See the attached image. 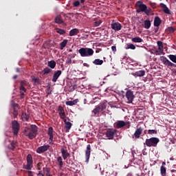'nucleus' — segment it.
I'll return each mask as SVG.
<instances>
[{"instance_id": "obj_1", "label": "nucleus", "mask_w": 176, "mask_h": 176, "mask_svg": "<svg viewBox=\"0 0 176 176\" xmlns=\"http://www.w3.org/2000/svg\"><path fill=\"white\" fill-rule=\"evenodd\" d=\"M25 137H28L30 140H34L36 137L38 133V126L36 125H31L30 127H25L24 129Z\"/></svg>"}, {"instance_id": "obj_2", "label": "nucleus", "mask_w": 176, "mask_h": 176, "mask_svg": "<svg viewBox=\"0 0 176 176\" xmlns=\"http://www.w3.org/2000/svg\"><path fill=\"white\" fill-rule=\"evenodd\" d=\"M81 57H90L94 54V50L91 48L82 47L78 50Z\"/></svg>"}, {"instance_id": "obj_3", "label": "nucleus", "mask_w": 176, "mask_h": 176, "mask_svg": "<svg viewBox=\"0 0 176 176\" xmlns=\"http://www.w3.org/2000/svg\"><path fill=\"white\" fill-rule=\"evenodd\" d=\"M160 142V140L157 138H151L149 139H146V142L144 143V145H146V146L151 147V146H154L156 147L157 146V144Z\"/></svg>"}, {"instance_id": "obj_4", "label": "nucleus", "mask_w": 176, "mask_h": 176, "mask_svg": "<svg viewBox=\"0 0 176 176\" xmlns=\"http://www.w3.org/2000/svg\"><path fill=\"white\" fill-rule=\"evenodd\" d=\"M27 164L23 166L25 170H32L34 168V160L32 159V155L28 154L26 157Z\"/></svg>"}, {"instance_id": "obj_5", "label": "nucleus", "mask_w": 176, "mask_h": 176, "mask_svg": "<svg viewBox=\"0 0 176 176\" xmlns=\"http://www.w3.org/2000/svg\"><path fill=\"white\" fill-rule=\"evenodd\" d=\"M135 6H137L138 8L136 9V12L138 13H145V11L146 10V5L144 4V3H142V1H138L136 2L135 3Z\"/></svg>"}, {"instance_id": "obj_6", "label": "nucleus", "mask_w": 176, "mask_h": 176, "mask_svg": "<svg viewBox=\"0 0 176 176\" xmlns=\"http://www.w3.org/2000/svg\"><path fill=\"white\" fill-rule=\"evenodd\" d=\"M12 129L14 135H17L19 134V131H20V124L17 120H13L12 122Z\"/></svg>"}, {"instance_id": "obj_7", "label": "nucleus", "mask_w": 176, "mask_h": 176, "mask_svg": "<svg viewBox=\"0 0 176 176\" xmlns=\"http://www.w3.org/2000/svg\"><path fill=\"white\" fill-rule=\"evenodd\" d=\"M160 60L163 63L164 65H166V67L176 68V64L173 63L171 61H170L167 58L164 56H160Z\"/></svg>"}, {"instance_id": "obj_8", "label": "nucleus", "mask_w": 176, "mask_h": 176, "mask_svg": "<svg viewBox=\"0 0 176 176\" xmlns=\"http://www.w3.org/2000/svg\"><path fill=\"white\" fill-rule=\"evenodd\" d=\"M135 96H134V92L130 89L127 90L126 92V98L127 99V103L131 104L133 101H134V98Z\"/></svg>"}, {"instance_id": "obj_9", "label": "nucleus", "mask_w": 176, "mask_h": 176, "mask_svg": "<svg viewBox=\"0 0 176 176\" xmlns=\"http://www.w3.org/2000/svg\"><path fill=\"white\" fill-rule=\"evenodd\" d=\"M127 129H130V122H124L123 120H120L116 123V129H122V127H124L127 126Z\"/></svg>"}, {"instance_id": "obj_10", "label": "nucleus", "mask_w": 176, "mask_h": 176, "mask_svg": "<svg viewBox=\"0 0 176 176\" xmlns=\"http://www.w3.org/2000/svg\"><path fill=\"white\" fill-rule=\"evenodd\" d=\"M49 148H50V145L49 144L41 146L36 150V153H38L41 155V153H45V152H47V151H49Z\"/></svg>"}, {"instance_id": "obj_11", "label": "nucleus", "mask_w": 176, "mask_h": 176, "mask_svg": "<svg viewBox=\"0 0 176 176\" xmlns=\"http://www.w3.org/2000/svg\"><path fill=\"white\" fill-rule=\"evenodd\" d=\"M111 28L114 31H120L122 30V24L119 22H112L111 24Z\"/></svg>"}, {"instance_id": "obj_12", "label": "nucleus", "mask_w": 176, "mask_h": 176, "mask_svg": "<svg viewBox=\"0 0 176 176\" xmlns=\"http://www.w3.org/2000/svg\"><path fill=\"white\" fill-rule=\"evenodd\" d=\"M144 129H142V128L141 126H140L139 128H138L133 136V138L134 140H138V138H140V137H141V134H142V131Z\"/></svg>"}, {"instance_id": "obj_13", "label": "nucleus", "mask_w": 176, "mask_h": 176, "mask_svg": "<svg viewBox=\"0 0 176 176\" xmlns=\"http://www.w3.org/2000/svg\"><path fill=\"white\" fill-rule=\"evenodd\" d=\"M105 108L106 107L104 104H100L92 111V113H94V115H98V113H100V111H101L102 112V111H104Z\"/></svg>"}, {"instance_id": "obj_14", "label": "nucleus", "mask_w": 176, "mask_h": 176, "mask_svg": "<svg viewBox=\"0 0 176 176\" xmlns=\"http://www.w3.org/2000/svg\"><path fill=\"white\" fill-rule=\"evenodd\" d=\"M160 8H162L163 9V12L164 13H166V14H173V12H171V10H170V9H168V7H167V6L163 3H161L160 4Z\"/></svg>"}, {"instance_id": "obj_15", "label": "nucleus", "mask_w": 176, "mask_h": 176, "mask_svg": "<svg viewBox=\"0 0 176 176\" xmlns=\"http://www.w3.org/2000/svg\"><path fill=\"white\" fill-rule=\"evenodd\" d=\"M116 133V130H107L106 131V137H107L108 140H113Z\"/></svg>"}, {"instance_id": "obj_16", "label": "nucleus", "mask_w": 176, "mask_h": 176, "mask_svg": "<svg viewBox=\"0 0 176 176\" xmlns=\"http://www.w3.org/2000/svg\"><path fill=\"white\" fill-rule=\"evenodd\" d=\"M61 74H63V72H61V70H57L54 72L52 81L54 82H57V79L60 78Z\"/></svg>"}, {"instance_id": "obj_17", "label": "nucleus", "mask_w": 176, "mask_h": 176, "mask_svg": "<svg viewBox=\"0 0 176 176\" xmlns=\"http://www.w3.org/2000/svg\"><path fill=\"white\" fill-rule=\"evenodd\" d=\"M91 152V146H90V144H88L87 146V150L85 151V159H86V162H89V159H90V153Z\"/></svg>"}, {"instance_id": "obj_18", "label": "nucleus", "mask_w": 176, "mask_h": 176, "mask_svg": "<svg viewBox=\"0 0 176 176\" xmlns=\"http://www.w3.org/2000/svg\"><path fill=\"white\" fill-rule=\"evenodd\" d=\"M60 152L62 153V157L64 160H67V157H69V153L65 148H62L60 149Z\"/></svg>"}, {"instance_id": "obj_19", "label": "nucleus", "mask_w": 176, "mask_h": 176, "mask_svg": "<svg viewBox=\"0 0 176 176\" xmlns=\"http://www.w3.org/2000/svg\"><path fill=\"white\" fill-rule=\"evenodd\" d=\"M53 131H54L53 127L50 126L48 128L47 134L48 135H50V141H51L52 142H53L54 141L53 139L54 138V135L53 134Z\"/></svg>"}, {"instance_id": "obj_20", "label": "nucleus", "mask_w": 176, "mask_h": 176, "mask_svg": "<svg viewBox=\"0 0 176 176\" xmlns=\"http://www.w3.org/2000/svg\"><path fill=\"white\" fill-rule=\"evenodd\" d=\"M133 76L135 77H142L145 76V70H139L136 72L132 74Z\"/></svg>"}, {"instance_id": "obj_21", "label": "nucleus", "mask_w": 176, "mask_h": 176, "mask_svg": "<svg viewBox=\"0 0 176 176\" xmlns=\"http://www.w3.org/2000/svg\"><path fill=\"white\" fill-rule=\"evenodd\" d=\"M162 24V19L159 16H155L154 19V27H159Z\"/></svg>"}, {"instance_id": "obj_22", "label": "nucleus", "mask_w": 176, "mask_h": 176, "mask_svg": "<svg viewBox=\"0 0 176 176\" xmlns=\"http://www.w3.org/2000/svg\"><path fill=\"white\" fill-rule=\"evenodd\" d=\"M78 102H79V99H75L74 100L67 101L65 102V104H66V105H69V107H72L74 105H76V104H78Z\"/></svg>"}, {"instance_id": "obj_23", "label": "nucleus", "mask_w": 176, "mask_h": 176, "mask_svg": "<svg viewBox=\"0 0 176 176\" xmlns=\"http://www.w3.org/2000/svg\"><path fill=\"white\" fill-rule=\"evenodd\" d=\"M65 123V129L67 130V131H69L71 130V127H72V123L70 122H67V120H63Z\"/></svg>"}, {"instance_id": "obj_24", "label": "nucleus", "mask_w": 176, "mask_h": 176, "mask_svg": "<svg viewBox=\"0 0 176 176\" xmlns=\"http://www.w3.org/2000/svg\"><path fill=\"white\" fill-rule=\"evenodd\" d=\"M79 34V29L74 28L69 31V36H75V35H78Z\"/></svg>"}, {"instance_id": "obj_25", "label": "nucleus", "mask_w": 176, "mask_h": 176, "mask_svg": "<svg viewBox=\"0 0 176 176\" xmlns=\"http://www.w3.org/2000/svg\"><path fill=\"white\" fill-rule=\"evenodd\" d=\"M132 42H133L134 43H141L142 42H144V40H142V38H141V37H134L131 39Z\"/></svg>"}, {"instance_id": "obj_26", "label": "nucleus", "mask_w": 176, "mask_h": 176, "mask_svg": "<svg viewBox=\"0 0 176 176\" xmlns=\"http://www.w3.org/2000/svg\"><path fill=\"white\" fill-rule=\"evenodd\" d=\"M55 23H56V24H63V23H64V21H63V18L61 17V15H58L57 16H56Z\"/></svg>"}, {"instance_id": "obj_27", "label": "nucleus", "mask_w": 176, "mask_h": 176, "mask_svg": "<svg viewBox=\"0 0 176 176\" xmlns=\"http://www.w3.org/2000/svg\"><path fill=\"white\" fill-rule=\"evenodd\" d=\"M56 64L57 63L54 60H50L47 63L48 67H50V68H52V69H54V68H56Z\"/></svg>"}, {"instance_id": "obj_28", "label": "nucleus", "mask_w": 176, "mask_h": 176, "mask_svg": "<svg viewBox=\"0 0 176 176\" xmlns=\"http://www.w3.org/2000/svg\"><path fill=\"white\" fill-rule=\"evenodd\" d=\"M151 21L146 20L144 21V28L146 30H149L151 28Z\"/></svg>"}, {"instance_id": "obj_29", "label": "nucleus", "mask_w": 176, "mask_h": 176, "mask_svg": "<svg viewBox=\"0 0 176 176\" xmlns=\"http://www.w3.org/2000/svg\"><path fill=\"white\" fill-rule=\"evenodd\" d=\"M93 64H94V65H102V64H104V60H100V59H95L93 61Z\"/></svg>"}, {"instance_id": "obj_30", "label": "nucleus", "mask_w": 176, "mask_h": 176, "mask_svg": "<svg viewBox=\"0 0 176 176\" xmlns=\"http://www.w3.org/2000/svg\"><path fill=\"white\" fill-rule=\"evenodd\" d=\"M67 43H68V41L67 39H65L60 43V50H63L64 47L67 46Z\"/></svg>"}, {"instance_id": "obj_31", "label": "nucleus", "mask_w": 176, "mask_h": 176, "mask_svg": "<svg viewBox=\"0 0 176 176\" xmlns=\"http://www.w3.org/2000/svg\"><path fill=\"white\" fill-rule=\"evenodd\" d=\"M56 160L58 163V166H59L60 168H63V166H64V162H63V157L59 156L57 157Z\"/></svg>"}, {"instance_id": "obj_32", "label": "nucleus", "mask_w": 176, "mask_h": 176, "mask_svg": "<svg viewBox=\"0 0 176 176\" xmlns=\"http://www.w3.org/2000/svg\"><path fill=\"white\" fill-rule=\"evenodd\" d=\"M167 172V169L164 166L160 167V173L162 176H166Z\"/></svg>"}, {"instance_id": "obj_33", "label": "nucleus", "mask_w": 176, "mask_h": 176, "mask_svg": "<svg viewBox=\"0 0 176 176\" xmlns=\"http://www.w3.org/2000/svg\"><path fill=\"white\" fill-rule=\"evenodd\" d=\"M125 49L126 50H129V49H131V50H135V45H134V44H127Z\"/></svg>"}, {"instance_id": "obj_34", "label": "nucleus", "mask_w": 176, "mask_h": 176, "mask_svg": "<svg viewBox=\"0 0 176 176\" xmlns=\"http://www.w3.org/2000/svg\"><path fill=\"white\" fill-rule=\"evenodd\" d=\"M52 44L50 43V41H45L43 43V47H45V49H50L52 47Z\"/></svg>"}, {"instance_id": "obj_35", "label": "nucleus", "mask_w": 176, "mask_h": 176, "mask_svg": "<svg viewBox=\"0 0 176 176\" xmlns=\"http://www.w3.org/2000/svg\"><path fill=\"white\" fill-rule=\"evenodd\" d=\"M168 58L172 61V63L176 64V55L170 54L168 55Z\"/></svg>"}, {"instance_id": "obj_36", "label": "nucleus", "mask_w": 176, "mask_h": 176, "mask_svg": "<svg viewBox=\"0 0 176 176\" xmlns=\"http://www.w3.org/2000/svg\"><path fill=\"white\" fill-rule=\"evenodd\" d=\"M43 75H49V74H50V72H52V69L49 68V67H45L43 70Z\"/></svg>"}, {"instance_id": "obj_37", "label": "nucleus", "mask_w": 176, "mask_h": 176, "mask_svg": "<svg viewBox=\"0 0 176 176\" xmlns=\"http://www.w3.org/2000/svg\"><path fill=\"white\" fill-rule=\"evenodd\" d=\"M176 29L174 28L173 27H168L166 29V32H169V34H173V32H175Z\"/></svg>"}, {"instance_id": "obj_38", "label": "nucleus", "mask_w": 176, "mask_h": 176, "mask_svg": "<svg viewBox=\"0 0 176 176\" xmlns=\"http://www.w3.org/2000/svg\"><path fill=\"white\" fill-rule=\"evenodd\" d=\"M56 31L57 34H60V35H64V34H65V31L63 29L56 28Z\"/></svg>"}, {"instance_id": "obj_39", "label": "nucleus", "mask_w": 176, "mask_h": 176, "mask_svg": "<svg viewBox=\"0 0 176 176\" xmlns=\"http://www.w3.org/2000/svg\"><path fill=\"white\" fill-rule=\"evenodd\" d=\"M144 13H145V14H146V16H149V14H151V13H152V8H148V6H146Z\"/></svg>"}, {"instance_id": "obj_40", "label": "nucleus", "mask_w": 176, "mask_h": 176, "mask_svg": "<svg viewBox=\"0 0 176 176\" xmlns=\"http://www.w3.org/2000/svg\"><path fill=\"white\" fill-rule=\"evenodd\" d=\"M58 111L59 112V115H61L62 113H65V111H64V108L61 106L58 107Z\"/></svg>"}, {"instance_id": "obj_41", "label": "nucleus", "mask_w": 176, "mask_h": 176, "mask_svg": "<svg viewBox=\"0 0 176 176\" xmlns=\"http://www.w3.org/2000/svg\"><path fill=\"white\" fill-rule=\"evenodd\" d=\"M148 134H157V131L155 129H149L148 130Z\"/></svg>"}, {"instance_id": "obj_42", "label": "nucleus", "mask_w": 176, "mask_h": 176, "mask_svg": "<svg viewBox=\"0 0 176 176\" xmlns=\"http://www.w3.org/2000/svg\"><path fill=\"white\" fill-rule=\"evenodd\" d=\"M22 117L23 119H25V120L28 121V119H30V116L28 114H26V113H22Z\"/></svg>"}, {"instance_id": "obj_43", "label": "nucleus", "mask_w": 176, "mask_h": 176, "mask_svg": "<svg viewBox=\"0 0 176 176\" xmlns=\"http://www.w3.org/2000/svg\"><path fill=\"white\" fill-rule=\"evenodd\" d=\"M16 148V143H14V142H12L11 143V146H8V149H14Z\"/></svg>"}, {"instance_id": "obj_44", "label": "nucleus", "mask_w": 176, "mask_h": 176, "mask_svg": "<svg viewBox=\"0 0 176 176\" xmlns=\"http://www.w3.org/2000/svg\"><path fill=\"white\" fill-rule=\"evenodd\" d=\"M12 106L13 109H20V108H19L20 106L17 103H12Z\"/></svg>"}, {"instance_id": "obj_45", "label": "nucleus", "mask_w": 176, "mask_h": 176, "mask_svg": "<svg viewBox=\"0 0 176 176\" xmlns=\"http://www.w3.org/2000/svg\"><path fill=\"white\" fill-rule=\"evenodd\" d=\"M13 115L14 118H17V116L19 115V111L16 109H13Z\"/></svg>"}, {"instance_id": "obj_46", "label": "nucleus", "mask_w": 176, "mask_h": 176, "mask_svg": "<svg viewBox=\"0 0 176 176\" xmlns=\"http://www.w3.org/2000/svg\"><path fill=\"white\" fill-rule=\"evenodd\" d=\"M19 90H20V92H23V93L27 92V89L23 86L20 87Z\"/></svg>"}, {"instance_id": "obj_47", "label": "nucleus", "mask_w": 176, "mask_h": 176, "mask_svg": "<svg viewBox=\"0 0 176 176\" xmlns=\"http://www.w3.org/2000/svg\"><path fill=\"white\" fill-rule=\"evenodd\" d=\"M101 23H102V21H101V20H99V21H96V22H95V24H94L95 27H99V25H101Z\"/></svg>"}, {"instance_id": "obj_48", "label": "nucleus", "mask_w": 176, "mask_h": 176, "mask_svg": "<svg viewBox=\"0 0 176 176\" xmlns=\"http://www.w3.org/2000/svg\"><path fill=\"white\" fill-rule=\"evenodd\" d=\"M79 5H80V2L79 1H76L74 2V6L75 8H78V6H79Z\"/></svg>"}, {"instance_id": "obj_49", "label": "nucleus", "mask_w": 176, "mask_h": 176, "mask_svg": "<svg viewBox=\"0 0 176 176\" xmlns=\"http://www.w3.org/2000/svg\"><path fill=\"white\" fill-rule=\"evenodd\" d=\"M150 6H151L153 9H156V3H153L150 1Z\"/></svg>"}, {"instance_id": "obj_50", "label": "nucleus", "mask_w": 176, "mask_h": 176, "mask_svg": "<svg viewBox=\"0 0 176 176\" xmlns=\"http://www.w3.org/2000/svg\"><path fill=\"white\" fill-rule=\"evenodd\" d=\"M60 119H63V120H65V113H63L62 114H59Z\"/></svg>"}, {"instance_id": "obj_51", "label": "nucleus", "mask_w": 176, "mask_h": 176, "mask_svg": "<svg viewBox=\"0 0 176 176\" xmlns=\"http://www.w3.org/2000/svg\"><path fill=\"white\" fill-rule=\"evenodd\" d=\"M162 53H163L162 52H161L159 50H155V55L156 56H160V54H162Z\"/></svg>"}, {"instance_id": "obj_52", "label": "nucleus", "mask_w": 176, "mask_h": 176, "mask_svg": "<svg viewBox=\"0 0 176 176\" xmlns=\"http://www.w3.org/2000/svg\"><path fill=\"white\" fill-rule=\"evenodd\" d=\"M21 86H23V87H24V86H27V82L21 81Z\"/></svg>"}, {"instance_id": "obj_53", "label": "nucleus", "mask_w": 176, "mask_h": 176, "mask_svg": "<svg viewBox=\"0 0 176 176\" xmlns=\"http://www.w3.org/2000/svg\"><path fill=\"white\" fill-rule=\"evenodd\" d=\"M157 45L158 47H160V46H163V42H162V41H158L157 42Z\"/></svg>"}, {"instance_id": "obj_54", "label": "nucleus", "mask_w": 176, "mask_h": 176, "mask_svg": "<svg viewBox=\"0 0 176 176\" xmlns=\"http://www.w3.org/2000/svg\"><path fill=\"white\" fill-rule=\"evenodd\" d=\"M67 64H72V59L71 58H68L67 60L66 61Z\"/></svg>"}, {"instance_id": "obj_55", "label": "nucleus", "mask_w": 176, "mask_h": 176, "mask_svg": "<svg viewBox=\"0 0 176 176\" xmlns=\"http://www.w3.org/2000/svg\"><path fill=\"white\" fill-rule=\"evenodd\" d=\"M163 47H164L163 45L158 47V50L162 52V53H163V52H164Z\"/></svg>"}, {"instance_id": "obj_56", "label": "nucleus", "mask_w": 176, "mask_h": 176, "mask_svg": "<svg viewBox=\"0 0 176 176\" xmlns=\"http://www.w3.org/2000/svg\"><path fill=\"white\" fill-rule=\"evenodd\" d=\"M111 50H112V52H113L115 53V52H116V46H112L111 47Z\"/></svg>"}, {"instance_id": "obj_57", "label": "nucleus", "mask_w": 176, "mask_h": 176, "mask_svg": "<svg viewBox=\"0 0 176 176\" xmlns=\"http://www.w3.org/2000/svg\"><path fill=\"white\" fill-rule=\"evenodd\" d=\"M28 176H34V175H32V171L31 170H28Z\"/></svg>"}, {"instance_id": "obj_58", "label": "nucleus", "mask_w": 176, "mask_h": 176, "mask_svg": "<svg viewBox=\"0 0 176 176\" xmlns=\"http://www.w3.org/2000/svg\"><path fill=\"white\" fill-rule=\"evenodd\" d=\"M159 31V26L158 27H157V28H154V32H155V34H157V32Z\"/></svg>"}, {"instance_id": "obj_59", "label": "nucleus", "mask_w": 176, "mask_h": 176, "mask_svg": "<svg viewBox=\"0 0 176 176\" xmlns=\"http://www.w3.org/2000/svg\"><path fill=\"white\" fill-rule=\"evenodd\" d=\"M34 83H39V78H34Z\"/></svg>"}, {"instance_id": "obj_60", "label": "nucleus", "mask_w": 176, "mask_h": 176, "mask_svg": "<svg viewBox=\"0 0 176 176\" xmlns=\"http://www.w3.org/2000/svg\"><path fill=\"white\" fill-rule=\"evenodd\" d=\"M20 93H21V98H24V96H25L24 93L25 92H20Z\"/></svg>"}, {"instance_id": "obj_61", "label": "nucleus", "mask_w": 176, "mask_h": 176, "mask_svg": "<svg viewBox=\"0 0 176 176\" xmlns=\"http://www.w3.org/2000/svg\"><path fill=\"white\" fill-rule=\"evenodd\" d=\"M45 171H46L47 174H49V173H50V169L49 168H46Z\"/></svg>"}, {"instance_id": "obj_62", "label": "nucleus", "mask_w": 176, "mask_h": 176, "mask_svg": "<svg viewBox=\"0 0 176 176\" xmlns=\"http://www.w3.org/2000/svg\"><path fill=\"white\" fill-rule=\"evenodd\" d=\"M40 163H38V164H37V168H38V170H41V167L39 166H40Z\"/></svg>"}, {"instance_id": "obj_63", "label": "nucleus", "mask_w": 176, "mask_h": 176, "mask_svg": "<svg viewBox=\"0 0 176 176\" xmlns=\"http://www.w3.org/2000/svg\"><path fill=\"white\" fill-rule=\"evenodd\" d=\"M17 76H18L17 75H14V76L12 77V78H13V79H16V78H17Z\"/></svg>"}, {"instance_id": "obj_64", "label": "nucleus", "mask_w": 176, "mask_h": 176, "mask_svg": "<svg viewBox=\"0 0 176 176\" xmlns=\"http://www.w3.org/2000/svg\"><path fill=\"white\" fill-rule=\"evenodd\" d=\"M16 72H20V69H19V67H17V68L16 69Z\"/></svg>"}]
</instances>
